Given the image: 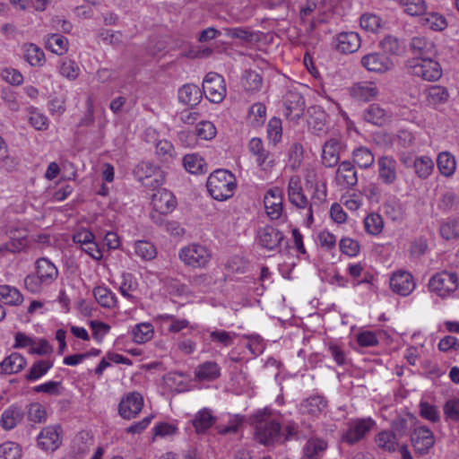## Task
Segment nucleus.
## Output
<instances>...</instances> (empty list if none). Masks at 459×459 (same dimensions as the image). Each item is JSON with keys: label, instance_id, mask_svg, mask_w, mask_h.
I'll list each match as a JSON object with an SVG mask.
<instances>
[{"label": "nucleus", "instance_id": "8fccbe9b", "mask_svg": "<svg viewBox=\"0 0 459 459\" xmlns=\"http://www.w3.org/2000/svg\"><path fill=\"white\" fill-rule=\"evenodd\" d=\"M135 255L143 260L149 261L156 257L157 250L154 245L146 240H139L134 244Z\"/></svg>", "mask_w": 459, "mask_h": 459}, {"label": "nucleus", "instance_id": "ddd939ff", "mask_svg": "<svg viewBox=\"0 0 459 459\" xmlns=\"http://www.w3.org/2000/svg\"><path fill=\"white\" fill-rule=\"evenodd\" d=\"M362 119L377 126H384L391 121L392 113L380 104L373 103L362 110Z\"/></svg>", "mask_w": 459, "mask_h": 459}, {"label": "nucleus", "instance_id": "338daca9", "mask_svg": "<svg viewBox=\"0 0 459 459\" xmlns=\"http://www.w3.org/2000/svg\"><path fill=\"white\" fill-rule=\"evenodd\" d=\"M379 45L385 54L399 55L402 52V47L398 39L393 36L385 37Z\"/></svg>", "mask_w": 459, "mask_h": 459}, {"label": "nucleus", "instance_id": "f3484780", "mask_svg": "<svg viewBox=\"0 0 459 459\" xmlns=\"http://www.w3.org/2000/svg\"><path fill=\"white\" fill-rule=\"evenodd\" d=\"M415 286L412 274L406 271L394 273L390 278L391 289L401 296H408Z\"/></svg>", "mask_w": 459, "mask_h": 459}, {"label": "nucleus", "instance_id": "aec40b11", "mask_svg": "<svg viewBox=\"0 0 459 459\" xmlns=\"http://www.w3.org/2000/svg\"><path fill=\"white\" fill-rule=\"evenodd\" d=\"M288 197L290 204L299 209H305L309 202L303 193L299 177L292 176L288 184Z\"/></svg>", "mask_w": 459, "mask_h": 459}, {"label": "nucleus", "instance_id": "2f4dec72", "mask_svg": "<svg viewBox=\"0 0 459 459\" xmlns=\"http://www.w3.org/2000/svg\"><path fill=\"white\" fill-rule=\"evenodd\" d=\"M26 365V359L19 353L13 352L0 363V372L4 374L18 373Z\"/></svg>", "mask_w": 459, "mask_h": 459}, {"label": "nucleus", "instance_id": "20e7f679", "mask_svg": "<svg viewBox=\"0 0 459 459\" xmlns=\"http://www.w3.org/2000/svg\"><path fill=\"white\" fill-rule=\"evenodd\" d=\"M408 72L425 81H437L442 75V69L438 62L434 58L409 59L406 62Z\"/></svg>", "mask_w": 459, "mask_h": 459}, {"label": "nucleus", "instance_id": "f03ea898", "mask_svg": "<svg viewBox=\"0 0 459 459\" xmlns=\"http://www.w3.org/2000/svg\"><path fill=\"white\" fill-rule=\"evenodd\" d=\"M206 186L212 198L224 201L233 195L237 186L236 178L227 169H217L209 176Z\"/></svg>", "mask_w": 459, "mask_h": 459}, {"label": "nucleus", "instance_id": "4c0bfd02", "mask_svg": "<svg viewBox=\"0 0 459 459\" xmlns=\"http://www.w3.org/2000/svg\"><path fill=\"white\" fill-rule=\"evenodd\" d=\"M353 162L360 169H368L375 162V156L367 147H358L352 152Z\"/></svg>", "mask_w": 459, "mask_h": 459}, {"label": "nucleus", "instance_id": "6e6d98bb", "mask_svg": "<svg viewBox=\"0 0 459 459\" xmlns=\"http://www.w3.org/2000/svg\"><path fill=\"white\" fill-rule=\"evenodd\" d=\"M400 4L404 7L406 13L411 16L425 14V0H400Z\"/></svg>", "mask_w": 459, "mask_h": 459}, {"label": "nucleus", "instance_id": "864d4df0", "mask_svg": "<svg viewBox=\"0 0 459 459\" xmlns=\"http://www.w3.org/2000/svg\"><path fill=\"white\" fill-rule=\"evenodd\" d=\"M364 227L368 234L377 235L383 230V219L378 213H370L364 220Z\"/></svg>", "mask_w": 459, "mask_h": 459}, {"label": "nucleus", "instance_id": "a211bd4d", "mask_svg": "<svg viewBox=\"0 0 459 459\" xmlns=\"http://www.w3.org/2000/svg\"><path fill=\"white\" fill-rule=\"evenodd\" d=\"M335 48L343 54L356 52L360 47V37L354 31H343L339 33L335 39Z\"/></svg>", "mask_w": 459, "mask_h": 459}, {"label": "nucleus", "instance_id": "b1692460", "mask_svg": "<svg viewBox=\"0 0 459 459\" xmlns=\"http://www.w3.org/2000/svg\"><path fill=\"white\" fill-rule=\"evenodd\" d=\"M152 204L155 211L171 212L175 209L177 203L171 192L159 187L157 193L152 195Z\"/></svg>", "mask_w": 459, "mask_h": 459}, {"label": "nucleus", "instance_id": "473e14b6", "mask_svg": "<svg viewBox=\"0 0 459 459\" xmlns=\"http://www.w3.org/2000/svg\"><path fill=\"white\" fill-rule=\"evenodd\" d=\"M351 95L361 101H368L377 94V87L371 82H359L351 88Z\"/></svg>", "mask_w": 459, "mask_h": 459}, {"label": "nucleus", "instance_id": "dca6fc26", "mask_svg": "<svg viewBox=\"0 0 459 459\" xmlns=\"http://www.w3.org/2000/svg\"><path fill=\"white\" fill-rule=\"evenodd\" d=\"M410 49L414 55L411 59H429L437 55L435 43L426 37H413L410 42Z\"/></svg>", "mask_w": 459, "mask_h": 459}, {"label": "nucleus", "instance_id": "f704fd0d", "mask_svg": "<svg viewBox=\"0 0 459 459\" xmlns=\"http://www.w3.org/2000/svg\"><path fill=\"white\" fill-rule=\"evenodd\" d=\"M23 56L25 60L32 66H41L45 62L43 50L32 43H27L22 46Z\"/></svg>", "mask_w": 459, "mask_h": 459}, {"label": "nucleus", "instance_id": "09e8293b", "mask_svg": "<svg viewBox=\"0 0 459 459\" xmlns=\"http://www.w3.org/2000/svg\"><path fill=\"white\" fill-rule=\"evenodd\" d=\"M156 155L161 162H171L175 156L173 144L167 140L159 141L156 144Z\"/></svg>", "mask_w": 459, "mask_h": 459}, {"label": "nucleus", "instance_id": "6e6552de", "mask_svg": "<svg viewBox=\"0 0 459 459\" xmlns=\"http://www.w3.org/2000/svg\"><path fill=\"white\" fill-rule=\"evenodd\" d=\"M375 421L371 419H358L349 424L347 430L342 434V441L354 445L361 440L374 427Z\"/></svg>", "mask_w": 459, "mask_h": 459}, {"label": "nucleus", "instance_id": "39448f33", "mask_svg": "<svg viewBox=\"0 0 459 459\" xmlns=\"http://www.w3.org/2000/svg\"><path fill=\"white\" fill-rule=\"evenodd\" d=\"M430 291L445 298L458 288V277L455 273L443 271L433 275L429 282Z\"/></svg>", "mask_w": 459, "mask_h": 459}, {"label": "nucleus", "instance_id": "3c124183", "mask_svg": "<svg viewBox=\"0 0 459 459\" xmlns=\"http://www.w3.org/2000/svg\"><path fill=\"white\" fill-rule=\"evenodd\" d=\"M226 35L231 39H238L245 43L256 40V34L248 28H228L225 29Z\"/></svg>", "mask_w": 459, "mask_h": 459}, {"label": "nucleus", "instance_id": "412c9836", "mask_svg": "<svg viewBox=\"0 0 459 459\" xmlns=\"http://www.w3.org/2000/svg\"><path fill=\"white\" fill-rule=\"evenodd\" d=\"M257 238L263 247L273 250L281 244L284 236L279 230L266 225L258 230Z\"/></svg>", "mask_w": 459, "mask_h": 459}, {"label": "nucleus", "instance_id": "58836bf2", "mask_svg": "<svg viewBox=\"0 0 459 459\" xmlns=\"http://www.w3.org/2000/svg\"><path fill=\"white\" fill-rule=\"evenodd\" d=\"M241 85L247 92L258 91L263 85L262 76L255 71H245L241 78Z\"/></svg>", "mask_w": 459, "mask_h": 459}, {"label": "nucleus", "instance_id": "49530a36", "mask_svg": "<svg viewBox=\"0 0 459 459\" xmlns=\"http://www.w3.org/2000/svg\"><path fill=\"white\" fill-rule=\"evenodd\" d=\"M411 162L413 163L415 173L419 178H427L431 174L434 163L429 157L422 156L415 158Z\"/></svg>", "mask_w": 459, "mask_h": 459}, {"label": "nucleus", "instance_id": "f257e3e1", "mask_svg": "<svg viewBox=\"0 0 459 459\" xmlns=\"http://www.w3.org/2000/svg\"><path fill=\"white\" fill-rule=\"evenodd\" d=\"M250 421L255 428V438L260 444L270 446L281 438V424L273 420L266 410L251 416Z\"/></svg>", "mask_w": 459, "mask_h": 459}, {"label": "nucleus", "instance_id": "4468645a", "mask_svg": "<svg viewBox=\"0 0 459 459\" xmlns=\"http://www.w3.org/2000/svg\"><path fill=\"white\" fill-rule=\"evenodd\" d=\"M360 64L368 71L380 74L385 73L394 66V63L389 57L378 52H372L363 56Z\"/></svg>", "mask_w": 459, "mask_h": 459}, {"label": "nucleus", "instance_id": "a878e982", "mask_svg": "<svg viewBox=\"0 0 459 459\" xmlns=\"http://www.w3.org/2000/svg\"><path fill=\"white\" fill-rule=\"evenodd\" d=\"M336 181L340 186L347 188H351L357 184V172L351 161L344 160L340 163L336 171Z\"/></svg>", "mask_w": 459, "mask_h": 459}, {"label": "nucleus", "instance_id": "c85d7f7f", "mask_svg": "<svg viewBox=\"0 0 459 459\" xmlns=\"http://www.w3.org/2000/svg\"><path fill=\"white\" fill-rule=\"evenodd\" d=\"M24 415L25 412L21 406L12 405L2 413L0 424L3 429L10 430L22 422Z\"/></svg>", "mask_w": 459, "mask_h": 459}, {"label": "nucleus", "instance_id": "9d476101", "mask_svg": "<svg viewBox=\"0 0 459 459\" xmlns=\"http://www.w3.org/2000/svg\"><path fill=\"white\" fill-rule=\"evenodd\" d=\"M249 152L255 156L256 163L261 170L271 172L275 166V158L273 153L265 150L260 138L254 137L248 143Z\"/></svg>", "mask_w": 459, "mask_h": 459}, {"label": "nucleus", "instance_id": "423d86ee", "mask_svg": "<svg viewBox=\"0 0 459 459\" xmlns=\"http://www.w3.org/2000/svg\"><path fill=\"white\" fill-rule=\"evenodd\" d=\"M203 91L209 101L221 103L226 96L224 78L217 73H208L203 82Z\"/></svg>", "mask_w": 459, "mask_h": 459}, {"label": "nucleus", "instance_id": "a18cd8bd", "mask_svg": "<svg viewBox=\"0 0 459 459\" xmlns=\"http://www.w3.org/2000/svg\"><path fill=\"white\" fill-rule=\"evenodd\" d=\"M265 117L266 107L264 104L257 102L250 107L248 120L253 127L261 126L264 123Z\"/></svg>", "mask_w": 459, "mask_h": 459}, {"label": "nucleus", "instance_id": "c03bdc74", "mask_svg": "<svg viewBox=\"0 0 459 459\" xmlns=\"http://www.w3.org/2000/svg\"><path fill=\"white\" fill-rule=\"evenodd\" d=\"M437 168L445 177H451L455 170L456 162L455 157L449 152H441L437 157Z\"/></svg>", "mask_w": 459, "mask_h": 459}, {"label": "nucleus", "instance_id": "e2e57ef3", "mask_svg": "<svg viewBox=\"0 0 459 459\" xmlns=\"http://www.w3.org/2000/svg\"><path fill=\"white\" fill-rule=\"evenodd\" d=\"M137 289V282L134 281L131 273L122 274V282L119 287L120 293L126 299L133 300L134 297L130 293Z\"/></svg>", "mask_w": 459, "mask_h": 459}, {"label": "nucleus", "instance_id": "680f3d73", "mask_svg": "<svg viewBox=\"0 0 459 459\" xmlns=\"http://www.w3.org/2000/svg\"><path fill=\"white\" fill-rule=\"evenodd\" d=\"M440 234L446 240L459 238V221L453 219L442 223Z\"/></svg>", "mask_w": 459, "mask_h": 459}, {"label": "nucleus", "instance_id": "bf43d9fd", "mask_svg": "<svg viewBox=\"0 0 459 459\" xmlns=\"http://www.w3.org/2000/svg\"><path fill=\"white\" fill-rule=\"evenodd\" d=\"M359 22L361 28L367 31L377 32L381 28V19L374 13L362 14Z\"/></svg>", "mask_w": 459, "mask_h": 459}, {"label": "nucleus", "instance_id": "0e129e2a", "mask_svg": "<svg viewBox=\"0 0 459 459\" xmlns=\"http://www.w3.org/2000/svg\"><path fill=\"white\" fill-rule=\"evenodd\" d=\"M216 127L210 121H201L197 124L195 134L204 140H212L216 135Z\"/></svg>", "mask_w": 459, "mask_h": 459}, {"label": "nucleus", "instance_id": "72a5a7b5", "mask_svg": "<svg viewBox=\"0 0 459 459\" xmlns=\"http://www.w3.org/2000/svg\"><path fill=\"white\" fill-rule=\"evenodd\" d=\"M183 165L192 174H202L207 171V164L198 153L186 154L183 158Z\"/></svg>", "mask_w": 459, "mask_h": 459}, {"label": "nucleus", "instance_id": "de8ad7c7", "mask_svg": "<svg viewBox=\"0 0 459 459\" xmlns=\"http://www.w3.org/2000/svg\"><path fill=\"white\" fill-rule=\"evenodd\" d=\"M326 446V443L323 440L308 441L304 448L302 459H321L322 453Z\"/></svg>", "mask_w": 459, "mask_h": 459}, {"label": "nucleus", "instance_id": "4be33fe9", "mask_svg": "<svg viewBox=\"0 0 459 459\" xmlns=\"http://www.w3.org/2000/svg\"><path fill=\"white\" fill-rule=\"evenodd\" d=\"M284 107L287 117L299 118L305 109L304 98L298 92L289 91L284 98Z\"/></svg>", "mask_w": 459, "mask_h": 459}, {"label": "nucleus", "instance_id": "9b49d317", "mask_svg": "<svg viewBox=\"0 0 459 459\" xmlns=\"http://www.w3.org/2000/svg\"><path fill=\"white\" fill-rule=\"evenodd\" d=\"M411 442L415 453L420 455H427L435 444L433 432L425 426L414 429L411 434Z\"/></svg>", "mask_w": 459, "mask_h": 459}, {"label": "nucleus", "instance_id": "2eb2a0df", "mask_svg": "<svg viewBox=\"0 0 459 459\" xmlns=\"http://www.w3.org/2000/svg\"><path fill=\"white\" fill-rule=\"evenodd\" d=\"M264 207L271 220H278L283 212L282 190L279 187L270 188L264 198Z\"/></svg>", "mask_w": 459, "mask_h": 459}, {"label": "nucleus", "instance_id": "4d7b16f0", "mask_svg": "<svg viewBox=\"0 0 459 459\" xmlns=\"http://www.w3.org/2000/svg\"><path fill=\"white\" fill-rule=\"evenodd\" d=\"M448 91L440 85H433L428 89V100L430 104L437 105L446 101Z\"/></svg>", "mask_w": 459, "mask_h": 459}, {"label": "nucleus", "instance_id": "37998d69", "mask_svg": "<svg viewBox=\"0 0 459 459\" xmlns=\"http://www.w3.org/2000/svg\"><path fill=\"white\" fill-rule=\"evenodd\" d=\"M420 22L424 27L436 31H441L447 26L446 18L437 13H425Z\"/></svg>", "mask_w": 459, "mask_h": 459}, {"label": "nucleus", "instance_id": "7ed1b4c3", "mask_svg": "<svg viewBox=\"0 0 459 459\" xmlns=\"http://www.w3.org/2000/svg\"><path fill=\"white\" fill-rule=\"evenodd\" d=\"M135 178L149 189H158L165 182V172L150 161H141L134 169Z\"/></svg>", "mask_w": 459, "mask_h": 459}, {"label": "nucleus", "instance_id": "bb28decb", "mask_svg": "<svg viewBox=\"0 0 459 459\" xmlns=\"http://www.w3.org/2000/svg\"><path fill=\"white\" fill-rule=\"evenodd\" d=\"M378 177L383 183L391 185L396 180V161L392 157L382 156L377 160Z\"/></svg>", "mask_w": 459, "mask_h": 459}, {"label": "nucleus", "instance_id": "0eeeda50", "mask_svg": "<svg viewBox=\"0 0 459 459\" xmlns=\"http://www.w3.org/2000/svg\"><path fill=\"white\" fill-rule=\"evenodd\" d=\"M179 258L188 266L202 268L209 263L211 254L205 247L193 244L180 249Z\"/></svg>", "mask_w": 459, "mask_h": 459}, {"label": "nucleus", "instance_id": "ea45409f", "mask_svg": "<svg viewBox=\"0 0 459 459\" xmlns=\"http://www.w3.org/2000/svg\"><path fill=\"white\" fill-rule=\"evenodd\" d=\"M215 423V417L207 409L200 411L193 420V425L196 433H204Z\"/></svg>", "mask_w": 459, "mask_h": 459}, {"label": "nucleus", "instance_id": "79ce46f5", "mask_svg": "<svg viewBox=\"0 0 459 459\" xmlns=\"http://www.w3.org/2000/svg\"><path fill=\"white\" fill-rule=\"evenodd\" d=\"M46 48L56 55H63L68 50V40L61 34H51L45 44Z\"/></svg>", "mask_w": 459, "mask_h": 459}, {"label": "nucleus", "instance_id": "603ef678", "mask_svg": "<svg viewBox=\"0 0 459 459\" xmlns=\"http://www.w3.org/2000/svg\"><path fill=\"white\" fill-rule=\"evenodd\" d=\"M398 441L399 439L391 430L382 431L376 437L377 446L386 451H394Z\"/></svg>", "mask_w": 459, "mask_h": 459}, {"label": "nucleus", "instance_id": "13d9d810", "mask_svg": "<svg viewBox=\"0 0 459 459\" xmlns=\"http://www.w3.org/2000/svg\"><path fill=\"white\" fill-rule=\"evenodd\" d=\"M267 134L269 140L276 145L281 139L282 126L281 120L278 117H273L270 119L267 126Z\"/></svg>", "mask_w": 459, "mask_h": 459}, {"label": "nucleus", "instance_id": "1a4fd4ad", "mask_svg": "<svg viewBox=\"0 0 459 459\" xmlns=\"http://www.w3.org/2000/svg\"><path fill=\"white\" fill-rule=\"evenodd\" d=\"M143 407V397L139 392L126 394L118 404V413L125 420L135 418Z\"/></svg>", "mask_w": 459, "mask_h": 459}, {"label": "nucleus", "instance_id": "cd10ccee", "mask_svg": "<svg viewBox=\"0 0 459 459\" xmlns=\"http://www.w3.org/2000/svg\"><path fill=\"white\" fill-rule=\"evenodd\" d=\"M36 274L45 282V285H48L57 278L58 270L49 259L40 257L36 261Z\"/></svg>", "mask_w": 459, "mask_h": 459}, {"label": "nucleus", "instance_id": "c9c22d12", "mask_svg": "<svg viewBox=\"0 0 459 459\" xmlns=\"http://www.w3.org/2000/svg\"><path fill=\"white\" fill-rule=\"evenodd\" d=\"M0 300L5 305L19 306L23 301V296L18 289L10 285H0Z\"/></svg>", "mask_w": 459, "mask_h": 459}, {"label": "nucleus", "instance_id": "5fc2aeb1", "mask_svg": "<svg viewBox=\"0 0 459 459\" xmlns=\"http://www.w3.org/2000/svg\"><path fill=\"white\" fill-rule=\"evenodd\" d=\"M132 333L135 342L143 343L152 337L153 327L149 323H142L137 325Z\"/></svg>", "mask_w": 459, "mask_h": 459}, {"label": "nucleus", "instance_id": "e433bc0d", "mask_svg": "<svg viewBox=\"0 0 459 459\" xmlns=\"http://www.w3.org/2000/svg\"><path fill=\"white\" fill-rule=\"evenodd\" d=\"M93 295L97 302L103 307L111 308L117 306V299L109 289L104 286H97L93 289Z\"/></svg>", "mask_w": 459, "mask_h": 459}, {"label": "nucleus", "instance_id": "052dcab7", "mask_svg": "<svg viewBox=\"0 0 459 459\" xmlns=\"http://www.w3.org/2000/svg\"><path fill=\"white\" fill-rule=\"evenodd\" d=\"M22 449L13 442H5L0 445V459H20Z\"/></svg>", "mask_w": 459, "mask_h": 459}, {"label": "nucleus", "instance_id": "774afa93", "mask_svg": "<svg viewBox=\"0 0 459 459\" xmlns=\"http://www.w3.org/2000/svg\"><path fill=\"white\" fill-rule=\"evenodd\" d=\"M59 72L63 76L70 80H74L79 75L80 68L74 61L66 59L62 62Z\"/></svg>", "mask_w": 459, "mask_h": 459}, {"label": "nucleus", "instance_id": "a19ab883", "mask_svg": "<svg viewBox=\"0 0 459 459\" xmlns=\"http://www.w3.org/2000/svg\"><path fill=\"white\" fill-rule=\"evenodd\" d=\"M53 367V362L50 360L40 359L33 363L31 368L25 375L27 381H36L43 377Z\"/></svg>", "mask_w": 459, "mask_h": 459}, {"label": "nucleus", "instance_id": "393cba45", "mask_svg": "<svg viewBox=\"0 0 459 459\" xmlns=\"http://www.w3.org/2000/svg\"><path fill=\"white\" fill-rule=\"evenodd\" d=\"M341 141L337 138H331L323 146L322 162L325 167L333 168L337 165L340 160Z\"/></svg>", "mask_w": 459, "mask_h": 459}, {"label": "nucleus", "instance_id": "f8f14e48", "mask_svg": "<svg viewBox=\"0 0 459 459\" xmlns=\"http://www.w3.org/2000/svg\"><path fill=\"white\" fill-rule=\"evenodd\" d=\"M60 425L48 426L38 436V445L45 451H55L62 443Z\"/></svg>", "mask_w": 459, "mask_h": 459}, {"label": "nucleus", "instance_id": "5701e85b", "mask_svg": "<svg viewBox=\"0 0 459 459\" xmlns=\"http://www.w3.org/2000/svg\"><path fill=\"white\" fill-rule=\"evenodd\" d=\"M327 406V400L320 394L311 395L301 401L299 411L304 415L317 417Z\"/></svg>", "mask_w": 459, "mask_h": 459}, {"label": "nucleus", "instance_id": "c756f323", "mask_svg": "<svg viewBox=\"0 0 459 459\" xmlns=\"http://www.w3.org/2000/svg\"><path fill=\"white\" fill-rule=\"evenodd\" d=\"M202 96L201 89L194 83H186L178 90V100L190 107L196 106Z\"/></svg>", "mask_w": 459, "mask_h": 459}, {"label": "nucleus", "instance_id": "69168bd1", "mask_svg": "<svg viewBox=\"0 0 459 459\" xmlns=\"http://www.w3.org/2000/svg\"><path fill=\"white\" fill-rule=\"evenodd\" d=\"M47 412L43 405L39 403H30L28 406V419L29 420L40 423L46 420Z\"/></svg>", "mask_w": 459, "mask_h": 459}, {"label": "nucleus", "instance_id": "7c9ffc66", "mask_svg": "<svg viewBox=\"0 0 459 459\" xmlns=\"http://www.w3.org/2000/svg\"><path fill=\"white\" fill-rule=\"evenodd\" d=\"M195 375L198 381H212L220 377L221 369L216 362L206 361L196 368Z\"/></svg>", "mask_w": 459, "mask_h": 459}, {"label": "nucleus", "instance_id": "6ab92c4d", "mask_svg": "<svg viewBox=\"0 0 459 459\" xmlns=\"http://www.w3.org/2000/svg\"><path fill=\"white\" fill-rule=\"evenodd\" d=\"M417 418L411 413H407L404 416H398L392 421L391 431L398 439L408 435L411 436L414 429H417Z\"/></svg>", "mask_w": 459, "mask_h": 459}]
</instances>
